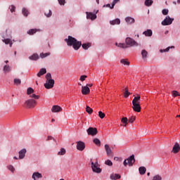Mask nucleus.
<instances>
[{"instance_id": "nucleus-18", "label": "nucleus", "mask_w": 180, "mask_h": 180, "mask_svg": "<svg viewBox=\"0 0 180 180\" xmlns=\"http://www.w3.org/2000/svg\"><path fill=\"white\" fill-rule=\"evenodd\" d=\"M143 34H145L147 37H151L153 36V30H147L143 32Z\"/></svg>"}, {"instance_id": "nucleus-2", "label": "nucleus", "mask_w": 180, "mask_h": 180, "mask_svg": "<svg viewBox=\"0 0 180 180\" xmlns=\"http://www.w3.org/2000/svg\"><path fill=\"white\" fill-rule=\"evenodd\" d=\"M140 96L139 94L135 96L132 101V109L134 112L140 113L141 112V105H140Z\"/></svg>"}, {"instance_id": "nucleus-22", "label": "nucleus", "mask_w": 180, "mask_h": 180, "mask_svg": "<svg viewBox=\"0 0 180 180\" xmlns=\"http://www.w3.org/2000/svg\"><path fill=\"white\" fill-rule=\"evenodd\" d=\"M139 171L141 175H144V174H146V172L147 171V169L145 167H140L139 168Z\"/></svg>"}, {"instance_id": "nucleus-15", "label": "nucleus", "mask_w": 180, "mask_h": 180, "mask_svg": "<svg viewBox=\"0 0 180 180\" xmlns=\"http://www.w3.org/2000/svg\"><path fill=\"white\" fill-rule=\"evenodd\" d=\"M86 18L88 19H91V20H95V19H96V15L92 13H88L86 12Z\"/></svg>"}, {"instance_id": "nucleus-12", "label": "nucleus", "mask_w": 180, "mask_h": 180, "mask_svg": "<svg viewBox=\"0 0 180 180\" xmlns=\"http://www.w3.org/2000/svg\"><path fill=\"white\" fill-rule=\"evenodd\" d=\"M179 151H180V146L179 143L176 142L173 146L172 153H174V154H178Z\"/></svg>"}, {"instance_id": "nucleus-55", "label": "nucleus", "mask_w": 180, "mask_h": 180, "mask_svg": "<svg viewBox=\"0 0 180 180\" xmlns=\"http://www.w3.org/2000/svg\"><path fill=\"white\" fill-rule=\"evenodd\" d=\"M50 140H55L54 138H53V136H49L48 138H47V141H50Z\"/></svg>"}, {"instance_id": "nucleus-8", "label": "nucleus", "mask_w": 180, "mask_h": 180, "mask_svg": "<svg viewBox=\"0 0 180 180\" xmlns=\"http://www.w3.org/2000/svg\"><path fill=\"white\" fill-rule=\"evenodd\" d=\"M87 134L89 136H96L98 134V129L90 127L89 129H86Z\"/></svg>"}, {"instance_id": "nucleus-39", "label": "nucleus", "mask_w": 180, "mask_h": 180, "mask_svg": "<svg viewBox=\"0 0 180 180\" xmlns=\"http://www.w3.org/2000/svg\"><path fill=\"white\" fill-rule=\"evenodd\" d=\"M172 95L174 96V98H176V96H180L179 92H178V91H172Z\"/></svg>"}, {"instance_id": "nucleus-45", "label": "nucleus", "mask_w": 180, "mask_h": 180, "mask_svg": "<svg viewBox=\"0 0 180 180\" xmlns=\"http://www.w3.org/2000/svg\"><path fill=\"white\" fill-rule=\"evenodd\" d=\"M169 49H175V46L167 47L166 49H164V50L161 49L160 53L169 51Z\"/></svg>"}, {"instance_id": "nucleus-25", "label": "nucleus", "mask_w": 180, "mask_h": 180, "mask_svg": "<svg viewBox=\"0 0 180 180\" xmlns=\"http://www.w3.org/2000/svg\"><path fill=\"white\" fill-rule=\"evenodd\" d=\"M141 56H142V58L143 60H146V58H147V56H148V52H147V51H146V49H143L141 51Z\"/></svg>"}, {"instance_id": "nucleus-53", "label": "nucleus", "mask_w": 180, "mask_h": 180, "mask_svg": "<svg viewBox=\"0 0 180 180\" xmlns=\"http://www.w3.org/2000/svg\"><path fill=\"white\" fill-rule=\"evenodd\" d=\"M15 9H16V7H15V6H13V5H12V6L10 7V11H11V13L15 12Z\"/></svg>"}, {"instance_id": "nucleus-1", "label": "nucleus", "mask_w": 180, "mask_h": 180, "mask_svg": "<svg viewBox=\"0 0 180 180\" xmlns=\"http://www.w3.org/2000/svg\"><path fill=\"white\" fill-rule=\"evenodd\" d=\"M68 46H72L74 50H79V47L82 46V42L77 41V39L72 37V36H68V39H65Z\"/></svg>"}, {"instance_id": "nucleus-58", "label": "nucleus", "mask_w": 180, "mask_h": 180, "mask_svg": "<svg viewBox=\"0 0 180 180\" xmlns=\"http://www.w3.org/2000/svg\"><path fill=\"white\" fill-rule=\"evenodd\" d=\"M13 159H14V160H18V158H17L16 156H14V157H13Z\"/></svg>"}, {"instance_id": "nucleus-40", "label": "nucleus", "mask_w": 180, "mask_h": 180, "mask_svg": "<svg viewBox=\"0 0 180 180\" xmlns=\"http://www.w3.org/2000/svg\"><path fill=\"white\" fill-rule=\"evenodd\" d=\"M36 32H37V30H36V29H31V30H30L27 32V34H30V35L34 34V33H36Z\"/></svg>"}, {"instance_id": "nucleus-24", "label": "nucleus", "mask_w": 180, "mask_h": 180, "mask_svg": "<svg viewBox=\"0 0 180 180\" xmlns=\"http://www.w3.org/2000/svg\"><path fill=\"white\" fill-rule=\"evenodd\" d=\"M110 25H120V19L116 18L115 20H113L112 21H110Z\"/></svg>"}, {"instance_id": "nucleus-49", "label": "nucleus", "mask_w": 180, "mask_h": 180, "mask_svg": "<svg viewBox=\"0 0 180 180\" xmlns=\"http://www.w3.org/2000/svg\"><path fill=\"white\" fill-rule=\"evenodd\" d=\"M119 1H120V0H114L112 4V6L110 7V9H113V8H115V5H116V4H117V2H119Z\"/></svg>"}, {"instance_id": "nucleus-62", "label": "nucleus", "mask_w": 180, "mask_h": 180, "mask_svg": "<svg viewBox=\"0 0 180 180\" xmlns=\"http://www.w3.org/2000/svg\"><path fill=\"white\" fill-rule=\"evenodd\" d=\"M51 122H56V120L52 119V120H51Z\"/></svg>"}, {"instance_id": "nucleus-51", "label": "nucleus", "mask_w": 180, "mask_h": 180, "mask_svg": "<svg viewBox=\"0 0 180 180\" xmlns=\"http://www.w3.org/2000/svg\"><path fill=\"white\" fill-rule=\"evenodd\" d=\"M168 12H169L168 9H163V10L162 11V15H168Z\"/></svg>"}, {"instance_id": "nucleus-57", "label": "nucleus", "mask_w": 180, "mask_h": 180, "mask_svg": "<svg viewBox=\"0 0 180 180\" xmlns=\"http://www.w3.org/2000/svg\"><path fill=\"white\" fill-rule=\"evenodd\" d=\"M105 6H106V8H112V6H110V4H107L106 6H103V7L105 8Z\"/></svg>"}, {"instance_id": "nucleus-60", "label": "nucleus", "mask_w": 180, "mask_h": 180, "mask_svg": "<svg viewBox=\"0 0 180 180\" xmlns=\"http://www.w3.org/2000/svg\"><path fill=\"white\" fill-rule=\"evenodd\" d=\"M96 3L99 4V0H96Z\"/></svg>"}, {"instance_id": "nucleus-48", "label": "nucleus", "mask_w": 180, "mask_h": 180, "mask_svg": "<svg viewBox=\"0 0 180 180\" xmlns=\"http://www.w3.org/2000/svg\"><path fill=\"white\" fill-rule=\"evenodd\" d=\"M21 82L20 79H14V84H15V85H20Z\"/></svg>"}, {"instance_id": "nucleus-54", "label": "nucleus", "mask_w": 180, "mask_h": 180, "mask_svg": "<svg viewBox=\"0 0 180 180\" xmlns=\"http://www.w3.org/2000/svg\"><path fill=\"white\" fill-rule=\"evenodd\" d=\"M60 5H65V0H58Z\"/></svg>"}, {"instance_id": "nucleus-33", "label": "nucleus", "mask_w": 180, "mask_h": 180, "mask_svg": "<svg viewBox=\"0 0 180 180\" xmlns=\"http://www.w3.org/2000/svg\"><path fill=\"white\" fill-rule=\"evenodd\" d=\"M86 112H87V113H89V115H92V112H94V110H92V108H91V107L86 105Z\"/></svg>"}, {"instance_id": "nucleus-30", "label": "nucleus", "mask_w": 180, "mask_h": 180, "mask_svg": "<svg viewBox=\"0 0 180 180\" xmlns=\"http://www.w3.org/2000/svg\"><path fill=\"white\" fill-rule=\"evenodd\" d=\"M153 4V0H146L145 1V5L146 6H151Z\"/></svg>"}, {"instance_id": "nucleus-23", "label": "nucleus", "mask_w": 180, "mask_h": 180, "mask_svg": "<svg viewBox=\"0 0 180 180\" xmlns=\"http://www.w3.org/2000/svg\"><path fill=\"white\" fill-rule=\"evenodd\" d=\"M105 149L107 153V155H110V154H112V149H110V147H109V145L108 144L105 145Z\"/></svg>"}, {"instance_id": "nucleus-38", "label": "nucleus", "mask_w": 180, "mask_h": 180, "mask_svg": "<svg viewBox=\"0 0 180 180\" xmlns=\"http://www.w3.org/2000/svg\"><path fill=\"white\" fill-rule=\"evenodd\" d=\"M30 98H32L33 99H39V98H40V96H39V95H36V94H31L30 95Z\"/></svg>"}, {"instance_id": "nucleus-50", "label": "nucleus", "mask_w": 180, "mask_h": 180, "mask_svg": "<svg viewBox=\"0 0 180 180\" xmlns=\"http://www.w3.org/2000/svg\"><path fill=\"white\" fill-rule=\"evenodd\" d=\"M8 169L10 171H11V172H15V167H13V166L9 165V166L8 167Z\"/></svg>"}, {"instance_id": "nucleus-31", "label": "nucleus", "mask_w": 180, "mask_h": 180, "mask_svg": "<svg viewBox=\"0 0 180 180\" xmlns=\"http://www.w3.org/2000/svg\"><path fill=\"white\" fill-rule=\"evenodd\" d=\"M3 41L5 44H10V47H12V41L10 39H4Z\"/></svg>"}, {"instance_id": "nucleus-26", "label": "nucleus", "mask_w": 180, "mask_h": 180, "mask_svg": "<svg viewBox=\"0 0 180 180\" xmlns=\"http://www.w3.org/2000/svg\"><path fill=\"white\" fill-rule=\"evenodd\" d=\"M93 143L96 144V146H98V147H101V140L99 139L96 138L93 140Z\"/></svg>"}, {"instance_id": "nucleus-5", "label": "nucleus", "mask_w": 180, "mask_h": 180, "mask_svg": "<svg viewBox=\"0 0 180 180\" xmlns=\"http://www.w3.org/2000/svg\"><path fill=\"white\" fill-rule=\"evenodd\" d=\"M37 105V101L34 99H28L24 103V108H26L27 109H32L33 108H35Z\"/></svg>"}, {"instance_id": "nucleus-32", "label": "nucleus", "mask_w": 180, "mask_h": 180, "mask_svg": "<svg viewBox=\"0 0 180 180\" xmlns=\"http://www.w3.org/2000/svg\"><path fill=\"white\" fill-rule=\"evenodd\" d=\"M129 96H130V92H129V89L125 88L124 93V98H129Z\"/></svg>"}, {"instance_id": "nucleus-10", "label": "nucleus", "mask_w": 180, "mask_h": 180, "mask_svg": "<svg viewBox=\"0 0 180 180\" xmlns=\"http://www.w3.org/2000/svg\"><path fill=\"white\" fill-rule=\"evenodd\" d=\"M77 148L79 151H84L85 150V143L83 141H77Z\"/></svg>"}, {"instance_id": "nucleus-3", "label": "nucleus", "mask_w": 180, "mask_h": 180, "mask_svg": "<svg viewBox=\"0 0 180 180\" xmlns=\"http://www.w3.org/2000/svg\"><path fill=\"white\" fill-rule=\"evenodd\" d=\"M46 83L44 84L46 89H51L54 87V79H51V74L47 73L46 75Z\"/></svg>"}, {"instance_id": "nucleus-41", "label": "nucleus", "mask_w": 180, "mask_h": 180, "mask_svg": "<svg viewBox=\"0 0 180 180\" xmlns=\"http://www.w3.org/2000/svg\"><path fill=\"white\" fill-rule=\"evenodd\" d=\"M105 165H108V167H112L113 165V162H112V161H110V160H107L105 162Z\"/></svg>"}, {"instance_id": "nucleus-36", "label": "nucleus", "mask_w": 180, "mask_h": 180, "mask_svg": "<svg viewBox=\"0 0 180 180\" xmlns=\"http://www.w3.org/2000/svg\"><path fill=\"white\" fill-rule=\"evenodd\" d=\"M34 90L32 87H29L27 90V94L29 96L32 95V94H34Z\"/></svg>"}, {"instance_id": "nucleus-7", "label": "nucleus", "mask_w": 180, "mask_h": 180, "mask_svg": "<svg viewBox=\"0 0 180 180\" xmlns=\"http://www.w3.org/2000/svg\"><path fill=\"white\" fill-rule=\"evenodd\" d=\"M125 43H126V46H128L129 47H133L134 46L137 47V46H139V44L134 39L130 37H127L125 39Z\"/></svg>"}, {"instance_id": "nucleus-42", "label": "nucleus", "mask_w": 180, "mask_h": 180, "mask_svg": "<svg viewBox=\"0 0 180 180\" xmlns=\"http://www.w3.org/2000/svg\"><path fill=\"white\" fill-rule=\"evenodd\" d=\"M48 56H50V53H40L41 58H46V57H48Z\"/></svg>"}, {"instance_id": "nucleus-9", "label": "nucleus", "mask_w": 180, "mask_h": 180, "mask_svg": "<svg viewBox=\"0 0 180 180\" xmlns=\"http://www.w3.org/2000/svg\"><path fill=\"white\" fill-rule=\"evenodd\" d=\"M172 22H174V18L167 16L165 20L162 21V26H169V25H172Z\"/></svg>"}, {"instance_id": "nucleus-59", "label": "nucleus", "mask_w": 180, "mask_h": 180, "mask_svg": "<svg viewBox=\"0 0 180 180\" xmlns=\"http://www.w3.org/2000/svg\"><path fill=\"white\" fill-rule=\"evenodd\" d=\"M5 63L6 64H8L9 63V60H6Z\"/></svg>"}, {"instance_id": "nucleus-21", "label": "nucleus", "mask_w": 180, "mask_h": 180, "mask_svg": "<svg viewBox=\"0 0 180 180\" xmlns=\"http://www.w3.org/2000/svg\"><path fill=\"white\" fill-rule=\"evenodd\" d=\"M29 58L30 60L37 61V60H39V55L37 53H34L31 56H30Z\"/></svg>"}, {"instance_id": "nucleus-34", "label": "nucleus", "mask_w": 180, "mask_h": 180, "mask_svg": "<svg viewBox=\"0 0 180 180\" xmlns=\"http://www.w3.org/2000/svg\"><path fill=\"white\" fill-rule=\"evenodd\" d=\"M91 46V44L90 43H87V44H83L82 45V49H84V50H88L89 47Z\"/></svg>"}, {"instance_id": "nucleus-17", "label": "nucleus", "mask_w": 180, "mask_h": 180, "mask_svg": "<svg viewBox=\"0 0 180 180\" xmlns=\"http://www.w3.org/2000/svg\"><path fill=\"white\" fill-rule=\"evenodd\" d=\"M125 22H127V23H128L129 25H131V23H134L136 20L131 17H127L125 18Z\"/></svg>"}, {"instance_id": "nucleus-11", "label": "nucleus", "mask_w": 180, "mask_h": 180, "mask_svg": "<svg viewBox=\"0 0 180 180\" xmlns=\"http://www.w3.org/2000/svg\"><path fill=\"white\" fill-rule=\"evenodd\" d=\"M51 112L53 113H58V112H63V108L59 105H53Z\"/></svg>"}, {"instance_id": "nucleus-20", "label": "nucleus", "mask_w": 180, "mask_h": 180, "mask_svg": "<svg viewBox=\"0 0 180 180\" xmlns=\"http://www.w3.org/2000/svg\"><path fill=\"white\" fill-rule=\"evenodd\" d=\"M47 72V70L46 68H41L40 69L39 72L37 73V77H41V75H44Z\"/></svg>"}, {"instance_id": "nucleus-61", "label": "nucleus", "mask_w": 180, "mask_h": 180, "mask_svg": "<svg viewBox=\"0 0 180 180\" xmlns=\"http://www.w3.org/2000/svg\"><path fill=\"white\" fill-rule=\"evenodd\" d=\"M147 176H150V172H148V173H147Z\"/></svg>"}, {"instance_id": "nucleus-46", "label": "nucleus", "mask_w": 180, "mask_h": 180, "mask_svg": "<svg viewBox=\"0 0 180 180\" xmlns=\"http://www.w3.org/2000/svg\"><path fill=\"white\" fill-rule=\"evenodd\" d=\"M153 180H162V177H161V176L158 174L153 176Z\"/></svg>"}, {"instance_id": "nucleus-52", "label": "nucleus", "mask_w": 180, "mask_h": 180, "mask_svg": "<svg viewBox=\"0 0 180 180\" xmlns=\"http://www.w3.org/2000/svg\"><path fill=\"white\" fill-rule=\"evenodd\" d=\"M87 78V76L86 75H82L81 77H80V81H82V82H84V81L85 80V79H86Z\"/></svg>"}, {"instance_id": "nucleus-6", "label": "nucleus", "mask_w": 180, "mask_h": 180, "mask_svg": "<svg viewBox=\"0 0 180 180\" xmlns=\"http://www.w3.org/2000/svg\"><path fill=\"white\" fill-rule=\"evenodd\" d=\"M134 162H136V160L134 159V155H132L124 161L123 165L124 167H127V165L133 167Z\"/></svg>"}, {"instance_id": "nucleus-16", "label": "nucleus", "mask_w": 180, "mask_h": 180, "mask_svg": "<svg viewBox=\"0 0 180 180\" xmlns=\"http://www.w3.org/2000/svg\"><path fill=\"white\" fill-rule=\"evenodd\" d=\"M3 71L5 74H8V72H11L12 71V68L9 65H5L3 68Z\"/></svg>"}, {"instance_id": "nucleus-27", "label": "nucleus", "mask_w": 180, "mask_h": 180, "mask_svg": "<svg viewBox=\"0 0 180 180\" xmlns=\"http://www.w3.org/2000/svg\"><path fill=\"white\" fill-rule=\"evenodd\" d=\"M128 121H129V120L126 117H124L122 118L121 122H122V123H124V127H126V126H127Z\"/></svg>"}, {"instance_id": "nucleus-14", "label": "nucleus", "mask_w": 180, "mask_h": 180, "mask_svg": "<svg viewBox=\"0 0 180 180\" xmlns=\"http://www.w3.org/2000/svg\"><path fill=\"white\" fill-rule=\"evenodd\" d=\"M26 153H27V150L25 148L20 150L19 153H18L19 159L20 160H23V158H25V157L26 156Z\"/></svg>"}, {"instance_id": "nucleus-47", "label": "nucleus", "mask_w": 180, "mask_h": 180, "mask_svg": "<svg viewBox=\"0 0 180 180\" xmlns=\"http://www.w3.org/2000/svg\"><path fill=\"white\" fill-rule=\"evenodd\" d=\"M98 116L101 119H103L105 117V115L102 111H99Z\"/></svg>"}, {"instance_id": "nucleus-63", "label": "nucleus", "mask_w": 180, "mask_h": 180, "mask_svg": "<svg viewBox=\"0 0 180 180\" xmlns=\"http://www.w3.org/2000/svg\"><path fill=\"white\" fill-rule=\"evenodd\" d=\"M176 117H179V119H180V115H176Z\"/></svg>"}, {"instance_id": "nucleus-64", "label": "nucleus", "mask_w": 180, "mask_h": 180, "mask_svg": "<svg viewBox=\"0 0 180 180\" xmlns=\"http://www.w3.org/2000/svg\"><path fill=\"white\" fill-rule=\"evenodd\" d=\"M177 4H180V0H177Z\"/></svg>"}, {"instance_id": "nucleus-37", "label": "nucleus", "mask_w": 180, "mask_h": 180, "mask_svg": "<svg viewBox=\"0 0 180 180\" xmlns=\"http://www.w3.org/2000/svg\"><path fill=\"white\" fill-rule=\"evenodd\" d=\"M65 153H66L65 149L64 148H62L60 149V151H59V152L58 153V155H64L65 154Z\"/></svg>"}, {"instance_id": "nucleus-35", "label": "nucleus", "mask_w": 180, "mask_h": 180, "mask_svg": "<svg viewBox=\"0 0 180 180\" xmlns=\"http://www.w3.org/2000/svg\"><path fill=\"white\" fill-rule=\"evenodd\" d=\"M22 13L24 16H27V15H29V11L27 10L26 8H23L22 10Z\"/></svg>"}, {"instance_id": "nucleus-56", "label": "nucleus", "mask_w": 180, "mask_h": 180, "mask_svg": "<svg viewBox=\"0 0 180 180\" xmlns=\"http://www.w3.org/2000/svg\"><path fill=\"white\" fill-rule=\"evenodd\" d=\"M93 85H94V84H87L86 85V86H87V88H91V86H93Z\"/></svg>"}, {"instance_id": "nucleus-4", "label": "nucleus", "mask_w": 180, "mask_h": 180, "mask_svg": "<svg viewBox=\"0 0 180 180\" xmlns=\"http://www.w3.org/2000/svg\"><path fill=\"white\" fill-rule=\"evenodd\" d=\"M91 169L93 172H96V174H101L102 172V169L99 167V163H98V159H96V162H94L92 159H91Z\"/></svg>"}, {"instance_id": "nucleus-13", "label": "nucleus", "mask_w": 180, "mask_h": 180, "mask_svg": "<svg viewBox=\"0 0 180 180\" xmlns=\"http://www.w3.org/2000/svg\"><path fill=\"white\" fill-rule=\"evenodd\" d=\"M89 92H91V89H89V87L86 86H82V95H88L89 94Z\"/></svg>"}, {"instance_id": "nucleus-29", "label": "nucleus", "mask_w": 180, "mask_h": 180, "mask_svg": "<svg viewBox=\"0 0 180 180\" xmlns=\"http://www.w3.org/2000/svg\"><path fill=\"white\" fill-rule=\"evenodd\" d=\"M115 45L117 47H120V49H127V45H126V44H117L116 43Z\"/></svg>"}, {"instance_id": "nucleus-44", "label": "nucleus", "mask_w": 180, "mask_h": 180, "mask_svg": "<svg viewBox=\"0 0 180 180\" xmlns=\"http://www.w3.org/2000/svg\"><path fill=\"white\" fill-rule=\"evenodd\" d=\"M44 15L46 18H50V16L53 15V13L51 12V10H48V13H45Z\"/></svg>"}, {"instance_id": "nucleus-28", "label": "nucleus", "mask_w": 180, "mask_h": 180, "mask_svg": "<svg viewBox=\"0 0 180 180\" xmlns=\"http://www.w3.org/2000/svg\"><path fill=\"white\" fill-rule=\"evenodd\" d=\"M121 64H123L124 65H130V62L127 60V59H122L120 60Z\"/></svg>"}, {"instance_id": "nucleus-43", "label": "nucleus", "mask_w": 180, "mask_h": 180, "mask_svg": "<svg viewBox=\"0 0 180 180\" xmlns=\"http://www.w3.org/2000/svg\"><path fill=\"white\" fill-rule=\"evenodd\" d=\"M134 120H136V117L131 116V117L129 118L128 122L129 123H134Z\"/></svg>"}, {"instance_id": "nucleus-19", "label": "nucleus", "mask_w": 180, "mask_h": 180, "mask_svg": "<svg viewBox=\"0 0 180 180\" xmlns=\"http://www.w3.org/2000/svg\"><path fill=\"white\" fill-rule=\"evenodd\" d=\"M121 176H120V174H112L110 175V179H114V180H116V179H120Z\"/></svg>"}]
</instances>
